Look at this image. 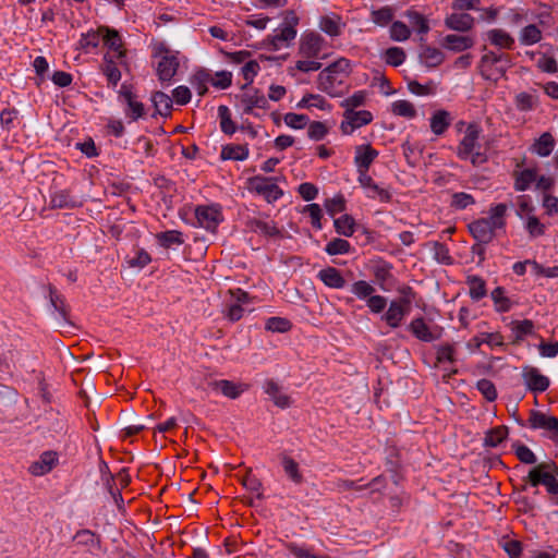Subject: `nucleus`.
I'll return each mask as SVG.
<instances>
[{"label":"nucleus","mask_w":558,"mask_h":558,"mask_svg":"<svg viewBox=\"0 0 558 558\" xmlns=\"http://www.w3.org/2000/svg\"><path fill=\"white\" fill-rule=\"evenodd\" d=\"M405 60V52L400 47H391L385 51V61L387 64L398 66Z\"/></svg>","instance_id":"69168bd1"},{"label":"nucleus","mask_w":558,"mask_h":558,"mask_svg":"<svg viewBox=\"0 0 558 558\" xmlns=\"http://www.w3.org/2000/svg\"><path fill=\"white\" fill-rule=\"evenodd\" d=\"M412 333L420 340L432 342L441 337L444 328L435 323L433 316H417L410 324Z\"/></svg>","instance_id":"423d86ee"},{"label":"nucleus","mask_w":558,"mask_h":558,"mask_svg":"<svg viewBox=\"0 0 558 558\" xmlns=\"http://www.w3.org/2000/svg\"><path fill=\"white\" fill-rule=\"evenodd\" d=\"M485 38L499 49L511 50L514 48V38L502 28H492L485 33Z\"/></svg>","instance_id":"5701e85b"},{"label":"nucleus","mask_w":558,"mask_h":558,"mask_svg":"<svg viewBox=\"0 0 558 558\" xmlns=\"http://www.w3.org/2000/svg\"><path fill=\"white\" fill-rule=\"evenodd\" d=\"M151 100L154 102L156 111L160 116H163V117L170 116L173 100L169 95H167L162 92H156L153 95Z\"/></svg>","instance_id":"a19ab883"},{"label":"nucleus","mask_w":558,"mask_h":558,"mask_svg":"<svg viewBox=\"0 0 558 558\" xmlns=\"http://www.w3.org/2000/svg\"><path fill=\"white\" fill-rule=\"evenodd\" d=\"M220 157L223 160H245L248 157V148L246 145L229 144L221 149Z\"/></svg>","instance_id":"e433bc0d"},{"label":"nucleus","mask_w":558,"mask_h":558,"mask_svg":"<svg viewBox=\"0 0 558 558\" xmlns=\"http://www.w3.org/2000/svg\"><path fill=\"white\" fill-rule=\"evenodd\" d=\"M317 278L329 288L342 289L345 286V279L342 277L339 269L335 267H326L317 274Z\"/></svg>","instance_id":"c85d7f7f"},{"label":"nucleus","mask_w":558,"mask_h":558,"mask_svg":"<svg viewBox=\"0 0 558 558\" xmlns=\"http://www.w3.org/2000/svg\"><path fill=\"white\" fill-rule=\"evenodd\" d=\"M403 16L408 19L412 29L420 35V39L424 40V36L430 29L427 17L414 9L407 10Z\"/></svg>","instance_id":"393cba45"},{"label":"nucleus","mask_w":558,"mask_h":558,"mask_svg":"<svg viewBox=\"0 0 558 558\" xmlns=\"http://www.w3.org/2000/svg\"><path fill=\"white\" fill-rule=\"evenodd\" d=\"M468 286L470 295L474 300H480L486 294L485 281L477 276H470L468 278Z\"/></svg>","instance_id":"bf43d9fd"},{"label":"nucleus","mask_w":558,"mask_h":558,"mask_svg":"<svg viewBox=\"0 0 558 558\" xmlns=\"http://www.w3.org/2000/svg\"><path fill=\"white\" fill-rule=\"evenodd\" d=\"M325 46L326 41L318 33H304L299 43L295 69L304 73L318 71L322 68L319 59Z\"/></svg>","instance_id":"f03ea898"},{"label":"nucleus","mask_w":558,"mask_h":558,"mask_svg":"<svg viewBox=\"0 0 558 558\" xmlns=\"http://www.w3.org/2000/svg\"><path fill=\"white\" fill-rule=\"evenodd\" d=\"M523 383L526 388L534 392L541 393L549 387V378L543 375L536 367H524L522 371Z\"/></svg>","instance_id":"9b49d317"},{"label":"nucleus","mask_w":558,"mask_h":558,"mask_svg":"<svg viewBox=\"0 0 558 558\" xmlns=\"http://www.w3.org/2000/svg\"><path fill=\"white\" fill-rule=\"evenodd\" d=\"M507 56L504 53H496L495 51H487L481 58L482 73L486 78H490L489 70L493 65L506 59Z\"/></svg>","instance_id":"49530a36"},{"label":"nucleus","mask_w":558,"mask_h":558,"mask_svg":"<svg viewBox=\"0 0 558 558\" xmlns=\"http://www.w3.org/2000/svg\"><path fill=\"white\" fill-rule=\"evenodd\" d=\"M391 112L395 116L412 119L416 116V109L409 100H397L391 105Z\"/></svg>","instance_id":"8fccbe9b"},{"label":"nucleus","mask_w":558,"mask_h":558,"mask_svg":"<svg viewBox=\"0 0 558 558\" xmlns=\"http://www.w3.org/2000/svg\"><path fill=\"white\" fill-rule=\"evenodd\" d=\"M390 38L395 41H405L411 36V29L401 21H395L389 29Z\"/></svg>","instance_id":"603ef678"},{"label":"nucleus","mask_w":558,"mask_h":558,"mask_svg":"<svg viewBox=\"0 0 558 558\" xmlns=\"http://www.w3.org/2000/svg\"><path fill=\"white\" fill-rule=\"evenodd\" d=\"M393 10L390 7H383L371 12L372 21L378 26H387L393 19Z\"/></svg>","instance_id":"3c124183"},{"label":"nucleus","mask_w":558,"mask_h":558,"mask_svg":"<svg viewBox=\"0 0 558 558\" xmlns=\"http://www.w3.org/2000/svg\"><path fill=\"white\" fill-rule=\"evenodd\" d=\"M281 465L286 475L294 483L301 484L303 482V475L300 472L299 464L289 456L281 458Z\"/></svg>","instance_id":"58836bf2"},{"label":"nucleus","mask_w":558,"mask_h":558,"mask_svg":"<svg viewBox=\"0 0 558 558\" xmlns=\"http://www.w3.org/2000/svg\"><path fill=\"white\" fill-rule=\"evenodd\" d=\"M553 462L539 463L529 472V480L532 486L544 485L551 495L558 494V481L554 474Z\"/></svg>","instance_id":"39448f33"},{"label":"nucleus","mask_w":558,"mask_h":558,"mask_svg":"<svg viewBox=\"0 0 558 558\" xmlns=\"http://www.w3.org/2000/svg\"><path fill=\"white\" fill-rule=\"evenodd\" d=\"M333 227L338 234L351 236L355 232V220L352 216L344 214L335 219Z\"/></svg>","instance_id":"ea45409f"},{"label":"nucleus","mask_w":558,"mask_h":558,"mask_svg":"<svg viewBox=\"0 0 558 558\" xmlns=\"http://www.w3.org/2000/svg\"><path fill=\"white\" fill-rule=\"evenodd\" d=\"M451 116L446 110H437L430 117V130L435 135H442L451 124Z\"/></svg>","instance_id":"f704fd0d"},{"label":"nucleus","mask_w":558,"mask_h":558,"mask_svg":"<svg viewBox=\"0 0 558 558\" xmlns=\"http://www.w3.org/2000/svg\"><path fill=\"white\" fill-rule=\"evenodd\" d=\"M296 37V29L292 25L284 24L268 35L263 40V46L269 51H278L287 48Z\"/></svg>","instance_id":"6e6552de"},{"label":"nucleus","mask_w":558,"mask_h":558,"mask_svg":"<svg viewBox=\"0 0 558 558\" xmlns=\"http://www.w3.org/2000/svg\"><path fill=\"white\" fill-rule=\"evenodd\" d=\"M556 142L549 132L543 133L532 145V151L539 157H548L554 148Z\"/></svg>","instance_id":"72a5a7b5"},{"label":"nucleus","mask_w":558,"mask_h":558,"mask_svg":"<svg viewBox=\"0 0 558 558\" xmlns=\"http://www.w3.org/2000/svg\"><path fill=\"white\" fill-rule=\"evenodd\" d=\"M247 187L250 191L262 195L268 203H274L283 195L276 178L255 175L247 180Z\"/></svg>","instance_id":"20e7f679"},{"label":"nucleus","mask_w":558,"mask_h":558,"mask_svg":"<svg viewBox=\"0 0 558 558\" xmlns=\"http://www.w3.org/2000/svg\"><path fill=\"white\" fill-rule=\"evenodd\" d=\"M508 210V206L506 204H497L489 209V215L486 218H483L487 221L488 226L492 228V231L495 233L496 230L504 229L506 226V214Z\"/></svg>","instance_id":"cd10ccee"},{"label":"nucleus","mask_w":558,"mask_h":558,"mask_svg":"<svg viewBox=\"0 0 558 558\" xmlns=\"http://www.w3.org/2000/svg\"><path fill=\"white\" fill-rule=\"evenodd\" d=\"M378 155V150L373 148L371 144L355 146L354 165L356 167V171H368Z\"/></svg>","instance_id":"4468645a"},{"label":"nucleus","mask_w":558,"mask_h":558,"mask_svg":"<svg viewBox=\"0 0 558 558\" xmlns=\"http://www.w3.org/2000/svg\"><path fill=\"white\" fill-rule=\"evenodd\" d=\"M102 34L104 32H101L100 28L98 31H89L86 34H82L78 41L80 48L88 52L90 49L98 47Z\"/></svg>","instance_id":"09e8293b"},{"label":"nucleus","mask_w":558,"mask_h":558,"mask_svg":"<svg viewBox=\"0 0 558 558\" xmlns=\"http://www.w3.org/2000/svg\"><path fill=\"white\" fill-rule=\"evenodd\" d=\"M195 218L199 227L215 231L223 216L219 205H201L195 208Z\"/></svg>","instance_id":"1a4fd4ad"},{"label":"nucleus","mask_w":558,"mask_h":558,"mask_svg":"<svg viewBox=\"0 0 558 558\" xmlns=\"http://www.w3.org/2000/svg\"><path fill=\"white\" fill-rule=\"evenodd\" d=\"M218 114L220 118V128L225 134L231 135L235 132V123L231 119L230 110L227 106H219Z\"/></svg>","instance_id":"864d4df0"},{"label":"nucleus","mask_w":558,"mask_h":558,"mask_svg":"<svg viewBox=\"0 0 558 558\" xmlns=\"http://www.w3.org/2000/svg\"><path fill=\"white\" fill-rule=\"evenodd\" d=\"M291 327V322L283 316H271L266 323V329L272 332H287Z\"/></svg>","instance_id":"4d7b16f0"},{"label":"nucleus","mask_w":558,"mask_h":558,"mask_svg":"<svg viewBox=\"0 0 558 558\" xmlns=\"http://www.w3.org/2000/svg\"><path fill=\"white\" fill-rule=\"evenodd\" d=\"M350 250L351 244L347 240L340 238L332 239L325 247V252L330 256L347 254Z\"/></svg>","instance_id":"5fc2aeb1"},{"label":"nucleus","mask_w":558,"mask_h":558,"mask_svg":"<svg viewBox=\"0 0 558 558\" xmlns=\"http://www.w3.org/2000/svg\"><path fill=\"white\" fill-rule=\"evenodd\" d=\"M209 385L214 391L220 392L222 396L229 399H236L243 392L248 390L247 384L234 383L227 379L214 380Z\"/></svg>","instance_id":"2eb2a0df"},{"label":"nucleus","mask_w":558,"mask_h":558,"mask_svg":"<svg viewBox=\"0 0 558 558\" xmlns=\"http://www.w3.org/2000/svg\"><path fill=\"white\" fill-rule=\"evenodd\" d=\"M350 73V61L340 58L318 74V88L331 97L342 96L349 88L348 78Z\"/></svg>","instance_id":"f257e3e1"},{"label":"nucleus","mask_w":558,"mask_h":558,"mask_svg":"<svg viewBox=\"0 0 558 558\" xmlns=\"http://www.w3.org/2000/svg\"><path fill=\"white\" fill-rule=\"evenodd\" d=\"M286 548L295 558H329L328 556H317L305 546L296 543H289L286 545Z\"/></svg>","instance_id":"680f3d73"},{"label":"nucleus","mask_w":558,"mask_h":558,"mask_svg":"<svg viewBox=\"0 0 558 558\" xmlns=\"http://www.w3.org/2000/svg\"><path fill=\"white\" fill-rule=\"evenodd\" d=\"M373 121V114L368 110H349L344 111L340 130L344 135H351L356 129L369 124Z\"/></svg>","instance_id":"9d476101"},{"label":"nucleus","mask_w":558,"mask_h":558,"mask_svg":"<svg viewBox=\"0 0 558 558\" xmlns=\"http://www.w3.org/2000/svg\"><path fill=\"white\" fill-rule=\"evenodd\" d=\"M241 105L243 112L252 113L255 108L265 109L268 101L263 93L257 89L251 88L241 95Z\"/></svg>","instance_id":"6ab92c4d"},{"label":"nucleus","mask_w":558,"mask_h":558,"mask_svg":"<svg viewBox=\"0 0 558 558\" xmlns=\"http://www.w3.org/2000/svg\"><path fill=\"white\" fill-rule=\"evenodd\" d=\"M372 272L381 289L389 290L393 286L391 264L384 260L376 262L372 266Z\"/></svg>","instance_id":"412c9836"},{"label":"nucleus","mask_w":558,"mask_h":558,"mask_svg":"<svg viewBox=\"0 0 558 558\" xmlns=\"http://www.w3.org/2000/svg\"><path fill=\"white\" fill-rule=\"evenodd\" d=\"M492 300L498 312H508L512 308V301L507 296L505 289L501 287H497L492 291Z\"/></svg>","instance_id":"a18cd8bd"},{"label":"nucleus","mask_w":558,"mask_h":558,"mask_svg":"<svg viewBox=\"0 0 558 558\" xmlns=\"http://www.w3.org/2000/svg\"><path fill=\"white\" fill-rule=\"evenodd\" d=\"M507 435L508 429L505 426L492 428L485 435L484 445L486 447L496 448L506 439Z\"/></svg>","instance_id":"c03bdc74"},{"label":"nucleus","mask_w":558,"mask_h":558,"mask_svg":"<svg viewBox=\"0 0 558 558\" xmlns=\"http://www.w3.org/2000/svg\"><path fill=\"white\" fill-rule=\"evenodd\" d=\"M421 59L427 66H437L442 63L444 54L437 48L426 47L421 53Z\"/></svg>","instance_id":"13d9d810"},{"label":"nucleus","mask_w":558,"mask_h":558,"mask_svg":"<svg viewBox=\"0 0 558 558\" xmlns=\"http://www.w3.org/2000/svg\"><path fill=\"white\" fill-rule=\"evenodd\" d=\"M73 539L77 545L85 546L90 554H97L101 548L100 537L90 530H80Z\"/></svg>","instance_id":"bb28decb"},{"label":"nucleus","mask_w":558,"mask_h":558,"mask_svg":"<svg viewBox=\"0 0 558 558\" xmlns=\"http://www.w3.org/2000/svg\"><path fill=\"white\" fill-rule=\"evenodd\" d=\"M529 425L533 429H543L558 436V418L541 411H532Z\"/></svg>","instance_id":"ddd939ff"},{"label":"nucleus","mask_w":558,"mask_h":558,"mask_svg":"<svg viewBox=\"0 0 558 558\" xmlns=\"http://www.w3.org/2000/svg\"><path fill=\"white\" fill-rule=\"evenodd\" d=\"M518 39L521 46H533L543 39V32L537 24H527L519 31Z\"/></svg>","instance_id":"c756f323"},{"label":"nucleus","mask_w":558,"mask_h":558,"mask_svg":"<svg viewBox=\"0 0 558 558\" xmlns=\"http://www.w3.org/2000/svg\"><path fill=\"white\" fill-rule=\"evenodd\" d=\"M475 20L469 13H451L445 19V25L447 28L465 33L474 27Z\"/></svg>","instance_id":"aec40b11"},{"label":"nucleus","mask_w":558,"mask_h":558,"mask_svg":"<svg viewBox=\"0 0 558 558\" xmlns=\"http://www.w3.org/2000/svg\"><path fill=\"white\" fill-rule=\"evenodd\" d=\"M514 104L520 111H531L538 106V97L531 93H519L515 96Z\"/></svg>","instance_id":"79ce46f5"},{"label":"nucleus","mask_w":558,"mask_h":558,"mask_svg":"<svg viewBox=\"0 0 558 558\" xmlns=\"http://www.w3.org/2000/svg\"><path fill=\"white\" fill-rule=\"evenodd\" d=\"M155 57L159 58L157 74L161 82H170L179 68V60L174 52L170 51L163 45L155 49Z\"/></svg>","instance_id":"0eeeda50"},{"label":"nucleus","mask_w":558,"mask_h":558,"mask_svg":"<svg viewBox=\"0 0 558 558\" xmlns=\"http://www.w3.org/2000/svg\"><path fill=\"white\" fill-rule=\"evenodd\" d=\"M469 230L471 234L474 236V239L482 243H488L495 236V233L492 231V228L483 218L471 222L469 225Z\"/></svg>","instance_id":"7c9ffc66"},{"label":"nucleus","mask_w":558,"mask_h":558,"mask_svg":"<svg viewBox=\"0 0 558 558\" xmlns=\"http://www.w3.org/2000/svg\"><path fill=\"white\" fill-rule=\"evenodd\" d=\"M534 325L531 320H513L511 323V331L514 341L523 340L527 335L533 332Z\"/></svg>","instance_id":"37998d69"},{"label":"nucleus","mask_w":558,"mask_h":558,"mask_svg":"<svg viewBox=\"0 0 558 558\" xmlns=\"http://www.w3.org/2000/svg\"><path fill=\"white\" fill-rule=\"evenodd\" d=\"M100 31L104 32L102 39L105 45L109 48L110 52L108 53L113 59H122L125 56V51L123 49L122 39L119 33L116 29H110L107 27H100Z\"/></svg>","instance_id":"a211bd4d"},{"label":"nucleus","mask_w":558,"mask_h":558,"mask_svg":"<svg viewBox=\"0 0 558 558\" xmlns=\"http://www.w3.org/2000/svg\"><path fill=\"white\" fill-rule=\"evenodd\" d=\"M158 242L161 246L168 248L174 244L183 243L182 233L177 230H169L157 234Z\"/></svg>","instance_id":"6e6d98bb"},{"label":"nucleus","mask_w":558,"mask_h":558,"mask_svg":"<svg viewBox=\"0 0 558 558\" xmlns=\"http://www.w3.org/2000/svg\"><path fill=\"white\" fill-rule=\"evenodd\" d=\"M102 72L106 75L108 82L112 86H117L119 81L121 80V72L114 63V59L109 54L105 56V64L102 66Z\"/></svg>","instance_id":"de8ad7c7"},{"label":"nucleus","mask_w":558,"mask_h":558,"mask_svg":"<svg viewBox=\"0 0 558 558\" xmlns=\"http://www.w3.org/2000/svg\"><path fill=\"white\" fill-rule=\"evenodd\" d=\"M482 128L480 124L473 122L466 125L464 134L457 146V156L461 160H468L473 166H480L486 162L487 156L482 151V144L480 142Z\"/></svg>","instance_id":"7ed1b4c3"},{"label":"nucleus","mask_w":558,"mask_h":558,"mask_svg":"<svg viewBox=\"0 0 558 558\" xmlns=\"http://www.w3.org/2000/svg\"><path fill=\"white\" fill-rule=\"evenodd\" d=\"M247 225L253 232L260 233L265 236H277L280 233L272 221L252 219Z\"/></svg>","instance_id":"4c0bfd02"},{"label":"nucleus","mask_w":558,"mask_h":558,"mask_svg":"<svg viewBox=\"0 0 558 558\" xmlns=\"http://www.w3.org/2000/svg\"><path fill=\"white\" fill-rule=\"evenodd\" d=\"M366 98L367 93L365 90L355 92L352 96L342 100L341 107L345 109L344 111L355 110L365 104Z\"/></svg>","instance_id":"052dcab7"},{"label":"nucleus","mask_w":558,"mask_h":558,"mask_svg":"<svg viewBox=\"0 0 558 558\" xmlns=\"http://www.w3.org/2000/svg\"><path fill=\"white\" fill-rule=\"evenodd\" d=\"M512 178L514 190L518 192H524L536 181L537 170L535 168L514 170L512 172Z\"/></svg>","instance_id":"b1692460"},{"label":"nucleus","mask_w":558,"mask_h":558,"mask_svg":"<svg viewBox=\"0 0 558 558\" xmlns=\"http://www.w3.org/2000/svg\"><path fill=\"white\" fill-rule=\"evenodd\" d=\"M329 132V128L325 122L313 121L308 124L307 135L313 141L323 140Z\"/></svg>","instance_id":"e2e57ef3"},{"label":"nucleus","mask_w":558,"mask_h":558,"mask_svg":"<svg viewBox=\"0 0 558 558\" xmlns=\"http://www.w3.org/2000/svg\"><path fill=\"white\" fill-rule=\"evenodd\" d=\"M414 298V293L410 288L402 290V295L391 302L387 314H405L412 311L411 302Z\"/></svg>","instance_id":"473e14b6"},{"label":"nucleus","mask_w":558,"mask_h":558,"mask_svg":"<svg viewBox=\"0 0 558 558\" xmlns=\"http://www.w3.org/2000/svg\"><path fill=\"white\" fill-rule=\"evenodd\" d=\"M58 462L59 458L57 452L51 450L44 451L38 460L31 463L28 472L34 476H44L51 472Z\"/></svg>","instance_id":"f8f14e48"},{"label":"nucleus","mask_w":558,"mask_h":558,"mask_svg":"<svg viewBox=\"0 0 558 558\" xmlns=\"http://www.w3.org/2000/svg\"><path fill=\"white\" fill-rule=\"evenodd\" d=\"M230 301H229V314L234 315L239 313H252L255 311V307L250 304L253 302V299L248 296V294L241 289L230 290Z\"/></svg>","instance_id":"dca6fc26"},{"label":"nucleus","mask_w":558,"mask_h":558,"mask_svg":"<svg viewBox=\"0 0 558 558\" xmlns=\"http://www.w3.org/2000/svg\"><path fill=\"white\" fill-rule=\"evenodd\" d=\"M298 107L299 108L315 107V108L325 110L328 107V104H327L326 99L323 96H320V95L307 94L298 104Z\"/></svg>","instance_id":"0e129e2a"},{"label":"nucleus","mask_w":558,"mask_h":558,"mask_svg":"<svg viewBox=\"0 0 558 558\" xmlns=\"http://www.w3.org/2000/svg\"><path fill=\"white\" fill-rule=\"evenodd\" d=\"M442 46L451 51L461 52L474 46V39L471 36L449 34L444 37Z\"/></svg>","instance_id":"a878e982"},{"label":"nucleus","mask_w":558,"mask_h":558,"mask_svg":"<svg viewBox=\"0 0 558 558\" xmlns=\"http://www.w3.org/2000/svg\"><path fill=\"white\" fill-rule=\"evenodd\" d=\"M78 205H81L80 201L66 190L56 191L50 197L52 208H74Z\"/></svg>","instance_id":"2f4dec72"},{"label":"nucleus","mask_w":558,"mask_h":558,"mask_svg":"<svg viewBox=\"0 0 558 558\" xmlns=\"http://www.w3.org/2000/svg\"><path fill=\"white\" fill-rule=\"evenodd\" d=\"M437 362L439 364L453 363L456 361V349L452 344L446 343L437 348Z\"/></svg>","instance_id":"774afa93"},{"label":"nucleus","mask_w":558,"mask_h":558,"mask_svg":"<svg viewBox=\"0 0 558 558\" xmlns=\"http://www.w3.org/2000/svg\"><path fill=\"white\" fill-rule=\"evenodd\" d=\"M264 392L271 399V401L280 409L291 407L292 400L290 396L282 391L281 386L274 379H266L263 385Z\"/></svg>","instance_id":"f3484780"},{"label":"nucleus","mask_w":558,"mask_h":558,"mask_svg":"<svg viewBox=\"0 0 558 558\" xmlns=\"http://www.w3.org/2000/svg\"><path fill=\"white\" fill-rule=\"evenodd\" d=\"M374 291V287L364 280L356 281L351 286V292L361 300H367Z\"/></svg>","instance_id":"338daca9"},{"label":"nucleus","mask_w":558,"mask_h":558,"mask_svg":"<svg viewBox=\"0 0 558 558\" xmlns=\"http://www.w3.org/2000/svg\"><path fill=\"white\" fill-rule=\"evenodd\" d=\"M343 26L344 24L342 23L341 17L337 15H326L319 21V28L330 37L339 36Z\"/></svg>","instance_id":"c9c22d12"},{"label":"nucleus","mask_w":558,"mask_h":558,"mask_svg":"<svg viewBox=\"0 0 558 558\" xmlns=\"http://www.w3.org/2000/svg\"><path fill=\"white\" fill-rule=\"evenodd\" d=\"M120 97L128 105V110L125 114L130 117L133 121L142 118L145 113L144 105L136 99V96L126 87L122 86L120 90Z\"/></svg>","instance_id":"4be33fe9"}]
</instances>
